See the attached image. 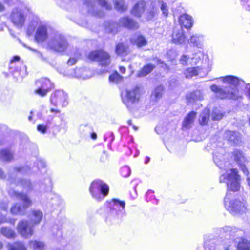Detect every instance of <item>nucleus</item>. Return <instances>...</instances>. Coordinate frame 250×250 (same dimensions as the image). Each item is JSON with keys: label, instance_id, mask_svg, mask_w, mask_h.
<instances>
[{"label": "nucleus", "instance_id": "1", "mask_svg": "<svg viewBox=\"0 0 250 250\" xmlns=\"http://www.w3.org/2000/svg\"><path fill=\"white\" fill-rule=\"evenodd\" d=\"M241 177L236 168L227 170L225 173L219 177L220 183H227L228 191L224 198L225 208L231 213L236 214L245 212L247 210V204L245 200L232 199L230 191L236 192L240 188Z\"/></svg>", "mask_w": 250, "mask_h": 250}, {"label": "nucleus", "instance_id": "2", "mask_svg": "<svg viewBox=\"0 0 250 250\" xmlns=\"http://www.w3.org/2000/svg\"><path fill=\"white\" fill-rule=\"evenodd\" d=\"M220 79L224 83L230 85V86L221 88L216 84L212 85L210 86V89L215 94L216 97L221 99L225 98L233 100L238 99L239 98L238 91L236 86L244 84V82L233 76H227L224 77H220Z\"/></svg>", "mask_w": 250, "mask_h": 250}, {"label": "nucleus", "instance_id": "3", "mask_svg": "<svg viewBox=\"0 0 250 250\" xmlns=\"http://www.w3.org/2000/svg\"><path fill=\"white\" fill-rule=\"evenodd\" d=\"M9 194L11 197L20 200L22 202V204L17 203L11 207V213L14 215H24L26 209L32 204L30 197L27 194L19 192L12 189L9 190Z\"/></svg>", "mask_w": 250, "mask_h": 250}, {"label": "nucleus", "instance_id": "4", "mask_svg": "<svg viewBox=\"0 0 250 250\" xmlns=\"http://www.w3.org/2000/svg\"><path fill=\"white\" fill-rule=\"evenodd\" d=\"M125 203L118 199H113L105 204L107 218L109 220H121L125 216Z\"/></svg>", "mask_w": 250, "mask_h": 250}, {"label": "nucleus", "instance_id": "5", "mask_svg": "<svg viewBox=\"0 0 250 250\" xmlns=\"http://www.w3.org/2000/svg\"><path fill=\"white\" fill-rule=\"evenodd\" d=\"M222 231L226 233L235 241V246L237 243L238 250H250V242L242 237L243 231L237 228L225 226L222 228Z\"/></svg>", "mask_w": 250, "mask_h": 250}, {"label": "nucleus", "instance_id": "6", "mask_svg": "<svg viewBox=\"0 0 250 250\" xmlns=\"http://www.w3.org/2000/svg\"><path fill=\"white\" fill-rule=\"evenodd\" d=\"M119 26H123L130 29H137L139 27L138 23L128 17L121 18L119 23L109 21L105 23L106 32L113 34H116Z\"/></svg>", "mask_w": 250, "mask_h": 250}, {"label": "nucleus", "instance_id": "7", "mask_svg": "<svg viewBox=\"0 0 250 250\" xmlns=\"http://www.w3.org/2000/svg\"><path fill=\"white\" fill-rule=\"evenodd\" d=\"M47 45L56 52H63L68 47V43L63 35L58 31H54L49 35Z\"/></svg>", "mask_w": 250, "mask_h": 250}, {"label": "nucleus", "instance_id": "8", "mask_svg": "<svg viewBox=\"0 0 250 250\" xmlns=\"http://www.w3.org/2000/svg\"><path fill=\"white\" fill-rule=\"evenodd\" d=\"M89 192L95 200L100 202L108 194L109 187L103 181L95 180L91 184Z\"/></svg>", "mask_w": 250, "mask_h": 250}, {"label": "nucleus", "instance_id": "9", "mask_svg": "<svg viewBox=\"0 0 250 250\" xmlns=\"http://www.w3.org/2000/svg\"><path fill=\"white\" fill-rule=\"evenodd\" d=\"M123 103L128 109L131 110L138 104L141 98L139 88L135 87L132 89H126L121 94Z\"/></svg>", "mask_w": 250, "mask_h": 250}, {"label": "nucleus", "instance_id": "10", "mask_svg": "<svg viewBox=\"0 0 250 250\" xmlns=\"http://www.w3.org/2000/svg\"><path fill=\"white\" fill-rule=\"evenodd\" d=\"M29 13L26 9L15 8L10 15V20L15 26L21 28L24 24Z\"/></svg>", "mask_w": 250, "mask_h": 250}, {"label": "nucleus", "instance_id": "11", "mask_svg": "<svg viewBox=\"0 0 250 250\" xmlns=\"http://www.w3.org/2000/svg\"><path fill=\"white\" fill-rule=\"evenodd\" d=\"M50 102L51 105L57 107L66 106L68 104V95L64 91L56 90L52 93L50 97Z\"/></svg>", "mask_w": 250, "mask_h": 250}, {"label": "nucleus", "instance_id": "12", "mask_svg": "<svg viewBox=\"0 0 250 250\" xmlns=\"http://www.w3.org/2000/svg\"><path fill=\"white\" fill-rule=\"evenodd\" d=\"M148 5H150V8L151 9H148L149 12L148 14V20H152L155 16V14L157 13L158 8L157 6H159L163 14L167 17L168 15V7L166 3L162 0L158 1H151L148 3Z\"/></svg>", "mask_w": 250, "mask_h": 250}, {"label": "nucleus", "instance_id": "13", "mask_svg": "<svg viewBox=\"0 0 250 250\" xmlns=\"http://www.w3.org/2000/svg\"><path fill=\"white\" fill-rule=\"evenodd\" d=\"M89 60L97 61L102 66H106L110 63V57L108 53L103 50L91 52L88 56Z\"/></svg>", "mask_w": 250, "mask_h": 250}, {"label": "nucleus", "instance_id": "14", "mask_svg": "<svg viewBox=\"0 0 250 250\" xmlns=\"http://www.w3.org/2000/svg\"><path fill=\"white\" fill-rule=\"evenodd\" d=\"M149 2H151V1L148 0L145 2L143 0H140L138 1L132 8L131 11V14L136 17L140 18L141 17L142 14L144 13L145 10L146 9V18L148 20V14L149 12V10H148V9H151V8H150V5H148V3Z\"/></svg>", "mask_w": 250, "mask_h": 250}, {"label": "nucleus", "instance_id": "15", "mask_svg": "<svg viewBox=\"0 0 250 250\" xmlns=\"http://www.w3.org/2000/svg\"><path fill=\"white\" fill-rule=\"evenodd\" d=\"M17 230L19 234L24 238H29L33 233V227L30 225L27 221L21 220L17 226Z\"/></svg>", "mask_w": 250, "mask_h": 250}, {"label": "nucleus", "instance_id": "16", "mask_svg": "<svg viewBox=\"0 0 250 250\" xmlns=\"http://www.w3.org/2000/svg\"><path fill=\"white\" fill-rule=\"evenodd\" d=\"M233 156L234 160L238 165L243 173L245 175L249 174L248 169L246 167V164L247 163L248 161L243 153L238 150H235L233 152Z\"/></svg>", "mask_w": 250, "mask_h": 250}, {"label": "nucleus", "instance_id": "17", "mask_svg": "<svg viewBox=\"0 0 250 250\" xmlns=\"http://www.w3.org/2000/svg\"><path fill=\"white\" fill-rule=\"evenodd\" d=\"M186 37L182 27H175L173 30L172 41L176 44H182L185 42Z\"/></svg>", "mask_w": 250, "mask_h": 250}, {"label": "nucleus", "instance_id": "18", "mask_svg": "<svg viewBox=\"0 0 250 250\" xmlns=\"http://www.w3.org/2000/svg\"><path fill=\"white\" fill-rule=\"evenodd\" d=\"M224 137L232 145H238L241 142V135L238 132L226 131L224 133Z\"/></svg>", "mask_w": 250, "mask_h": 250}, {"label": "nucleus", "instance_id": "19", "mask_svg": "<svg viewBox=\"0 0 250 250\" xmlns=\"http://www.w3.org/2000/svg\"><path fill=\"white\" fill-rule=\"evenodd\" d=\"M48 37L47 27L43 25H39L36 30L35 39L38 43H42Z\"/></svg>", "mask_w": 250, "mask_h": 250}, {"label": "nucleus", "instance_id": "20", "mask_svg": "<svg viewBox=\"0 0 250 250\" xmlns=\"http://www.w3.org/2000/svg\"><path fill=\"white\" fill-rule=\"evenodd\" d=\"M52 180L47 175L39 184V190L41 192H49L52 190Z\"/></svg>", "mask_w": 250, "mask_h": 250}, {"label": "nucleus", "instance_id": "21", "mask_svg": "<svg viewBox=\"0 0 250 250\" xmlns=\"http://www.w3.org/2000/svg\"><path fill=\"white\" fill-rule=\"evenodd\" d=\"M84 5L87 9V12L92 15L100 18L104 16L103 12L95 11V8L96 6V2L93 0H83Z\"/></svg>", "mask_w": 250, "mask_h": 250}, {"label": "nucleus", "instance_id": "22", "mask_svg": "<svg viewBox=\"0 0 250 250\" xmlns=\"http://www.w3.org/2000/svg\"><path fill=\"white\" fill-rule=\"evenodd\" d=\"M180 27L190 29L193 24V20L191 16L187 14H183L179 18Z\"/></svg>", "mask_w": 250, "mask_h": 250}, {"label": "nucleus", "instance_id": "23", "mask_svg": "<svg viewBox=\"0 0 250 250\" xmlns=\"http://www.w3.org/2000/svg\"><path fill=\"white\" fill-rule=\"evenodd\" d=\"M201 72H203L204 73L207 72L205 67H200L199 66H196L189 67L184 70V74L187 78H191L200 74Z\"/></svg>", "mask_w": 250, "mask_h": 250}, {"label": "nucleus", "instance_id": "24", "mask_svg": "<svg viewBox=\"0 0 250 250\" xmlns=\"http://www.w3.org/2000/svg\"><path fill=\"white\" fill-rule=\"evenodd\" d=\"M71 75L72 77L85 80L91 77L92 72L88 69L82 68L75 69Z\"/></svg>", "mask_w": 250, "mask_h": 250}, {"label": "nucleus", "instance_id": "25", "mask_svg": "<svg viewBox=\"0 0 250 250\" xmlns=\"http://www.w3.org/2000/svg\"><path fill=\"white\" fill-rule=\"evenodd\" d=\"M204 42V37L202 35L195 34L191 36L188 42L193 46L201 48Z\"/></svg>", "mask_w": 250, "mask_h": 250}, {"label": "nucleus", "instance_id": "26", "mask_svg": "<svg viewBox=\"0 0 250 250\" xmlns=\"http://www.w3.org/2000/svg\"><path fill=\"white\" fill-rule=\"evenodd\" d=\"M36 85L38 87L50 91L53 88V84L50 80L47 78H41L36 82Z\"/></svg>", "mask_w": 250, "mask_h": 250}, {"label": "nucleus", "instance_id": "27", "mask_svg": "<svg viewBox=\"0 0 250 250\" xmlns=\"http://www.w3.org/2000/svg\"><path fill=\"white\" fill-rule=\"evenodd\" d=\"M196 115L195 112L191 111L185 117L183 123V127L184 129H189L191 127Z\"/></svg>", "mask_w": 250, "mask_h": 250}, {"label": "nucleus", "instance_id": "28", "mask_svg": "<svg viewBox=\"0 0 250 250\" xmlns=\"http://www.w3.org/2000/svg\"><path fill=\"white\" fill-rule=\"evenodd\" d=\"M132 43L136 44L138 47L145 46L147 44V41L143 36L136 34L131 39Z\"/></svg>", "mask_w": 250, "mask_h": 250}, {"label": "nucleus", "instance_id": "29", "mask_svg": "<svg viewBox=\"0 0 250 250\" xmlns=\"http://www.w3.org/2000/svg\"><path fill=\"white\" fill-rule=\"evenodd\" d=\"M13 158V152L10 149H3L0 151V160L10 161Z\"/></svg>", "mask_w": 250, "mask_h": 250}, {"label": "nucleus", "instance_id": "30", "mask_svg": "<svg viewBox=\"0 0 250 250\" xmlns=\"http://www.w3.org/2000/svg\"><path fill=\"white\" fill-rule=\"evenodd\" d=\"M186 98L188 102H192L194 101L202 100L203 98V95L201 91L196 90L188 94Z\"/></svg>", "mask_w": 250, "mask_h": 250}, {"label": "nucleus", "instance_id": "31", "mask_svg": "<svg viewBox=\"0 0 250 250\" xmlns=\"http://www.w3.org/2000/svg\"><path fill=\"white\" fill-rule=\"evenodd\" d=\"M53 117H50L46 121L45 124H40L37 126V130L38 131L42 134H45L46 132L47 129L51 127H53L54 124L53 123Z\"/></svg>", "mask_w": 250, "mask_h": 250}, {"label": "nucleus", "instance_id": "32", "mask_svg": "<svg viewBox=\"0 0 250 250\" xmlns=\"http://www.w3.org/2000/svg\"><path fill=\"white\" fill-rule=\"evenodd\" d=\"M164 93V87L160 85L157 86L152 92L151 99L154 101H156L162 98Z\"/></svg>", "mask_w": 250, "mask_h": 250}, {"label": "nucleus", "instance_id": "33", "mask_svg": "<svg viewBox=\"0 0 250 250\" xmlns=\"http://www.w3.org/2000/svg\"><path fill=\"white\" fill-rule=\"evenodd\" d=\"M0 233L8 239H14L16 236L15 231L11 228L7 227H2L0 229Z\"/></svg>", "mask_w": 250, "mask_h": 250}, {"label": "nucleus", "instance_id": "34", "mask_svg": "<svg viewBox=\"0 0 250 250\" xmlns=\"http://www.w3.org/2000/svg\"><path fill=\"white\" fill-rule=\"evenodd\" d=\"M42 213L39 210H33L31 217V222L34 225L39 224L42 218Z\"/></svg>", "mask_w": 250, "mask_h": 250}, {"label": "nucleus", "instance_id": "35", "mask_svg": "<svg viewBox=\"0 0 250 250\" xmlns=\"http://www.w3.org/2000/svg\"><path fill=\"white\" fill-rule=\"evenodd\" d=\"M209 109L205 108L201 114L199 121L202 125H206L207 124L209 120Z\"/></svg>", "mask_w": 250, "mask_h": 250}, {"label": "nucleus", "instance_id": "36", "mask_svg": "<svg viewBox=\"0 0 250 250\" xmlns=\"http://www.w3.org/2000/svg\"><path fill=\"white\" fill-rule=\"evenodd\" d=\"M17 185L21 186L25 190L27 191L33 189V185L29 180H20L18 181Z\"/></svg>", "mask_w": 250, "mask_h": 250}, {"label": "nucleus", "instance_id": "37", "mask_svg": "<svg viewBox=\"0 0 250 250\" xmlns=\"http://www.w3.org/2000/svg\"><path fill=\"white\" fill-rule=\"evenodd\" d=\"M155 68L154 65L148 64L144 66L142 70L138 73V76L144 77L150 73Z\"/></svg>", "mask_w": 250, "mask_h": 250}, {"label": "nucleus", "instance_id": "38", "mask_svg": "<svg viewBox=\"0 0 250 250\" xmlns=\"http://www.w3.org/2000/svg\"><path fill=\"white\" fill-rule=\"evenodd\" d=\"M115 5V8L117 10L123 12L127 9L124 0H113Z\"/></svg>", "mask_w": 250, "mask_h": 250}, {"label": "nucleus", "instance_id": "39", "mask_svg": "<svg viewBox=\"0 0 250 250\" xmlns=\"http://www.w3.org/2000/svg\"><path fill=\"white\" fill-rule=\"evenodd\" d=\"M203 57V54L201 51H199L196 54H193V56L190 57V62H189V64L191 65L197 64Z\"/></svg>", "mask_w": 250, "mask_h": 250}, {"label": "nucleus", "instance_id": "40", "mask_svg": "<svg viewBox=\"0 0 250 250\" xmlns=\"http://www.w3.org/2000/svg\"><path fill=\"white\" fill-rule=\"evenodd\" d=\"M93 131V129L92 127L88 125H83L80 127V131L84 136L89 135Z\"/></svg>", "mask_w": 250, "mask_h": 250}, {"label": "nucleus", "instance_id": "41", "mask_svg": "<svg viewBox=\"0 0 250 250\" xmlns=\"http://www.w3.org/2000/svg\"><path fill=\"white\" fill-rule=\"evenodd\" d=\"M10 250H27L25 246L21 242H15L9 245Z\"/></svg>", "mask_w": 250, "mask_h": 250}, {"label": "nucleus", "instance_id": "42", "mask_svg": "<svg viewBox=\"0 0 250 250\" xmlns=\"http://www.w3.org/2000/svg\"><path fill=\"white\" fill-rule=\"evenodd\" d=\"M30 171V168L28 166L16 167L13 168V172L17 173L26 174Z\"/></svg>", "mask_w": 250, "mask_h": 250}, {"label": "nucleus", "instance_id": "43", "mask_svg": "<svg viewBox=\"0 0 250 250\" xmlns=\"http://www.w3.org/2000/svg\"><path fill=\"white\" fill-rule=\"evenodd\" d=\"M109 79L110 82L118 83L123 81V77L116 71L109 76Z\"/></svg>", "mask_w": 250, "mask_h": 250}, {"label": "nucleus", "instance_id": "44", "mask_svg": "<svg viewBox=\"0 0 250 250\" xmlns=\"http://www.w3.org/2000/svg\"><path fill=\"white\" fill-rule=\"evenodd\" d=\"M218 157L219 156L216 152L213 153L214 162L220 169L224 168V162L223 161L224 158L222 156H221L220 158H218Z\"/></svg>", "mask_w": 250, "mask_h": 250}, {"label": "nucleus", "instance_id": "45", "mask_svg": "<svg viewBox=\"0 0 250 250\" xmlns=\"http://www.w3.org/2000/svg\"><path fill=\"white\" fill-rule=\"evenodd\" d=\"M224 116V114L217 108L213 109L211 117L213 120L218 121L221 120Z\"/></svg>", "mask_w": 250, "mask_h": 250}, {"label": "nucleus", "instance_id": "46", "mask_svg": "<svg viewBox=\"0 0 250 250\" xmlns=\"http://www.w3.org/2000/svg\"><path fill=\"white\" fill-rule=\"evenodd\" d=\"M30 246L35 250H42L44 248V245L43 243L40 241H31L30 242Z\"/></svg>", "mask_w": 250, "mask_h": 250}, {"label": "nucleus", "instance_id": "47", "mask_svg": "<svg viewBox=\"0 0 250 250\" xmlns=\"http://www.w3.org/2000/svg\"><path fill=\"white\" fill-rule=\"evenodd\" d=\"M80 55L79 51L76 49L74 53V57H70L67 61L68 65L71 66L75 64L77 61V58L80 56Z\"/></svg>", "mask_w": 250, "mask_h": 250}, {"label": "nucleus", "instance_id": "48", "mask_svg": "<svg viewBox=\"0 0 250 250\" xmlns=\"http://www.w3.org/2000/svg\"><path fill=\"white\" fill-rule=\"evenodd\" d=\"M37 168L41 171V172L44 173L46 172V163L42 159L37 160L36 163Z\"/></svg>", "mask_w": 250, "mask_h": 250}, {"label": "nucleus", "instance_id": "49", "mask_svg": "<svg viewBox=\"0 0 250 250\" xmlns=\"http://www.w3.org/2000/svg\"><path fill=\"white\" fill-rule=\"evenodd\" d=\"M127 48L123 43L118 44L116 47V52L118 55H124L126 53Z\"/></svg>", "mask_w": 250, "mask_h": 250}, {"label": "nucleus", "instance_id": "50", "mask_svg": "<svg viewBox=\"0 0 250 250\" xmlns=\"http://www.w3.org/2000/svg\"><path fill=\"white\" fill-rule=\"evenodd\" d=\"M98 4L102 8L106 10H110L111 9V6L108 4L106 0H96Z\"/></svg>", "mask_w": 250, "mask_h": 250}, {"label": "nucleus", "instance_id": "51", "mask_svg": "<svg viewBox=\"0 0 250 250\" xmlns=\"http://www.w3.org/2000/svg\"><path fill=\"white\" fill-rule=\"evenodd\" d=\"M49 92V91L45 90L44 89L38 87V88L35 90L34 93L35 94L43 97L45 96Z\"/></svg>", "mask_w": 250, "mask_h": 250}, {"label": "nucleus", "instance_id": "52", "mask_svg": "<svg viewBox=\"0 0 250 250\" xmlns=\"http://www.w3.org/2000/svg\"><path fill=\"white\" fill-rule=\"evenodd\" d=\"M120 172L123 177H127L130 175L131 173V170L128 166H125L122 167Z\"/></svg>", "mask_w": 250, "mask_h": 250}, {"label": "nucleus", "instance_id": "53", "mask_svg": "<svg viewBox=\"0 0 250 250\" xmlns=\"http://www.w3.org/2000/svg\"><path fill=\"white\" fill-rule=\"evenodd\" d=\"M180 63L183 65H186L189 64L190 62V57H188L187 55H183L180 59Z\"/></svg>", "mask_w": 250, "mask_h": 250}, {"label": "nucleus", "instance_id": "54", "mask_svg": "<svg viewBox=\"0 0 250 250\" xmlns=\"http://www.w3.org/2000/svg\"><path fill=\"white\" fill-rule=\"evenodd\" d=\"M39 23V18L37 17H34L33 21H31L28 28L29 31L33 30L35 27L38 25Z\"/></svg>", "mask_w": 250, "mask_h": 250}, {"label": "nucleus", "instance_id": "55", "mask_svg": "<svg viewBox=\"0 0 250 250\" xmlns=\"http://www.w3.org/2000/svg\"><path fill=\"white\" fill-rule=\"evenodd\" d=\"M9 201L7 199L0 202V208L4 211H7L8 208Z\"/></svg>", "mask_w": 250, "mask_h": 250}, {"label": "nucleus", "instance_id": "56", "mask_svg": "<svg viewBox=\"0 0 250 250\" xmlns=\"http://www.w3.org/2000/svg\"><path fill=\"white\" fill-rule=\"evenodd\" d=\"M22 45H23L24 47H26V48H28V49H29V50H31V51H33V52H34L36 53V56H37L38 57H39V58H41V59H43L42 55V54L41 52H40L39 51H38V50H37L33 49H32V48H30V47H27V46H26L24 43H22Z\"/></svg>", "mask_w": 250, "mask_h": 250}, {"label": "nucleus", "instance_id": "57", "mask_svg": "<svg viewBox=\"0 0 250 250\" xmlns=\"http://www.w3.org/2000/svg\"><path fill=\"white\" fill-rule=\"evenodd\" d=\"M242 5L247 10H250V0H243L241 1Z\"/></svg>", "mask_w": 250, "mask_h": 250}, {"label": "nucleus", "instance_id": "58", "mask_svg": "<svg viewBox=\"0 0 250 250\" xmlns=\"http://www.w3.org/2000/svg\"><path fill=\"white\" fill-rule=\"evenodd\" d=\"M108 158V155L105 151H104L101 156L100 160L101 162H105Z\"/></svg>", "mask_w": 250, "mask_h": 250}, {"label": "nucleus", "instance_id": "59", "mask_svg": "<svg viewBox=\"0 0 250 250\" xmlns=\"http://www.w3.org/2000/svg\"><path fill=\"white\" fill-rule=\"evenodd\" d=\"M108 136H110L111 137L110 141L112 142L114 139V136L113 133L112 132H109L108 134H106L104 137V140H106L107 139V138L108 137Z\"/></svg>", "mask_w": 250, "mask_h": 250}, {"label": "nucleus", "instance_id": "60", "mask_svg": "<svg viewBox=\"0 0 250 250\" xmlns=\"http://www.w3.org/2000/svg\"><path fill=\"white\" fill-rule=\"evenodd\" d=\"M7 221L6 217L0 213V224L4 223Z\"/></svg>", "mask_w": 250, "mask_h": 250}, {"label": "nucleus", "instance_id": "61", "mask_svg": "<svg viewBox=\"0 0 250 250\" xmlns=\"http://www.w3.org/2000/svg\"><path fill=\"white\" fill-rule=\"evenodd\" d=\"M20 60V57L19 56H14L13 58V59L11 61V64H13L14 62H19Z\"/></svg>", "mask_w": 250, "mask_h": 250}, {"label": "nucleus", "instance_id": "62", "mask_svg": "<svg viewBox=\"0 0 250 250\" xmlns=\"http://www.w3.org/2000/svg\"><path fill=\"white\" fill-rule=\"evenodd\" d=\"M125 68L124 66H120L119 67V71L121 73L124 74L125 72Z\"/></svg>", "mask_w": 250, "mask_h": 250}, {"label": "nucleus", "instance_id": "63", "mask_svg": "<svg viewBox=\"0 0 250 250\" xmlns=\"http://www.w3.org/2000/svg\"><path fill=\"white\" fill-rule=\"evenodd\" d=\"M246 88L247 89V92L249 96L250 97V84H247L246 85Z\"/></svg>", "mask_w": 250, "mask_h": 250}, {"label": "nucleus", "instance_id": "64", "mask_svg": "<svg viewBox=\"0 0 250 250\" xmlns=\"http://www.w3.org/2000/svg\"><path fill=\"white\" fill-rule=\"evenodd\" d=\"M246 176H247V179H246L247 185L249 187V188L250 189V177L249 176V174Z\"/></svg>", "mask_w": 250, "mask_h": 250}]
</instances>
